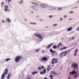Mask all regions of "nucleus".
<instances>
[{
  "instance_id": "obj_1",
  "label": "nucleus",
  "mask_w": 79,
  "mask_h": 79,
  "mask_svg": "<svg viewBox=\"0 0 79 79\" xmlns=\"http://www.w3.org/2000/svg\"><path fill=\"white\" fill-rule=\"evenodd\" d=\"M23 58V57L20 56H18L16 57L15 59V61L16 63H18L19 61V60H21Z\"/></svg>"
},
{
  "instance_id": "obj_2",
  "label": "nucleus",
  "mask_w": 79,
  "mask_h": 79,
  "mask_svg": "<svg viewBox=\"0 0 79 79\" xmlns=\"http://www.w3.org/2000/svg\"><path fill=\"white\" fill-rule=\"evenodd\" d=\"M8 69H6L5 70V72L4 73L2 76V79H4V77L5 76V74H8Z\"/></svg>"
},
{
  "instance_id": "obj_3",
  "label": "nucleus",
  "mask_w": 79,
  "mask_h": 79,
  "mask_svg": "<svg viewBox=\"0 0 79 79\" xmlns=\"http://www.w3.org/2000/svg\"><path fill=\"white\" fill-rule=\"evenodd\" d=\"M71 67L73 68L74 69H75L77 67V64L73 63L71 65Z\"/></svg>"
},
{
  "instance_id": "obj_4",
  "label": "nucleus",
  "mask_w": 79,
  "mask_h": 79,
  "mask_svg": "<svg viewBox=\"0 0 79 79\" xmlns=\"http://www.w3.org/2000/svg\"><path fill=\"white\" fill-rule=\"evenodd\" d=\"M46 72H47V70H46V69L44 68L43 72H40V74H45L46 73Z\"/></svg>"
},
{
  "instance_id": "obj_5",
  "label": "nucleus",
  "mask_w": 79,
  "mask_h": 79,
  "mask_svg": "<svg viewBox=\"0 0 79 79\" xmlns=\"http://www.w3.org/2000/svg\"><path fill=\"white\" fill-rule=\"evenodd\" d=\"M35 35L37 37H38L40 39H42V36L40 34H35Z\"/></svg>"
},
{
  "instance_id": "obj_6",
  "label": "nucleus",
  "mask_w": 79,
  "mask_h": 79,
  "mask_svg": "<svg viewBox=\"0 0 79 79\" xmlns=\"http://www.w3.org/2000/svg\"><path fill=\"white\" fill-rule=\"evenodd\" d=\"M77 72L76 70H73L72 72L70 73V74H76Z\"/></svg>"
},
{
  "instance_id": "obj_7",
  "label": "nucleus",
  "mask_w": 79,
  "mask_h": 79,
  "mask_svg": "<svg viewBox=\"0 0 79 79\" xmlns=\"http://www.w3.org/2000/svg\"><path fill=\"white\" fill-rule=\"evenodd\" d=\"M50 52L52 53V55H53L54 53H56V51H53V50H52V48H51L49 50Z\"/></svg>"
},
{
  "instance_id": "obj_8",
  "label": "nucleus",
  "mask_w": 79,
  "mask_h": 79,
  "mask_svg": "<svg viewBox=\"0 0 79 79\" xmlns=\"http://www.w3.org/2000/svg\"><path fill=\"white\" fill-rule=\"evenodd\" d=\"M48 58L46 57H44L41 59V60L42 61H47Z\"/></svg>"
},
{
  "instance_id": "obj_9",
  "label": "nucleus",
  "mask_w": 79,
  "mask_h": 79,
  "mask_svg": "<svg viewBox=\"0 0 79 79\" xmlns=\"http://www.w3.org/2000/svg\"><path fill=\"white\" fill-rule=\"evenodd\" d=\"M68 52H69H69H70V50H67V51H65L64 52V54H67V53H68Z\"/></svg>"
},
{
  "instance_id": "obj_10",
  "label": "nucleus",
  "mask_w": 79,
  "mask_h": 79,
  "mask_svg": "<svg viewBox=\"0 0 79 79\" xmlns=\"http://www.w3.org/2000/svg\"><path fill=\"white\" fill-rule=\"evenodd\" d=\"M71 30H72V27H69L67 29V31H70Z\"/></svg>"
},
{
  "instance_id": "obj_11",
  "label": "nucleus",
  "mask_w": 79,
  "mask_h": 79,
  "mask_svg": "<svg viewBox=\"0 0 79 79\" xmlns=\"http://www.w3.org/2000/svg\"><path fill=\"white\" fill-rule=\"evenodd\" d=\"M37 73H38V71H36V72H33L32 73V75H34V74H35L36 73L37 74Z\"/></svg>"
},
{
  "instance_id": "obj_12",
  "label": "nucleus",
  "mask_w": 79,
  "mask_h": 79,
  "mask_svg": "<svg viewBox=\"0 0 79 79\" xmlns=\"http://www.w3.org/2000/svg\"><path fill=\"white\" fill-rule=\"evenodd\" d=\"M79 76V74H78L77 75V74H76L74 76V78H76L77 77H78Z\"/></svg>"
},
{
  "instance_id": "obj_13",
  "label": "nucleus",
  "mask_w": 79,
  "mask_h": 79,
  "mask_svg": "<svg viewBox=\"0 0 79 79\" xmlns=\"http://www.w3.org/2000/svg\"><path fill=\"white\" fill-rule=\"evenodd\" d=\"M31 3L32 4H33V5H37V6H38L39 5V4H37L35 2H32Z\"/></svg>"
},
{
  "instance_id": "obj_14",
  "label": "nucleus",
  "mask_w": 79,
  "mask_h": 79,
  "mask_svg": "<svg viewBox=\"0 0 79 79\" xmlns=\"http://www.w3.org/2000/svg\"><path fill=\"white\" fill-rule=\"evenodd\" d=\"M40 8H42L45 7V6L42 5H41L40 6Z\"/></svg>"
},
{
  "instance_id": "obj_15",
  "label": "nucleus",
  "mask_w": 79,
  "mask_h": 79,
  "mask_svg": "<svg viewBox=\"0 0 79 79\" xmlns=\"http://www.w3.org/2000/svg\"><path fill=\"white\" fill-rule=\"evenodd\" d=\"M55 60H56V59H55L53 58V60L52 61V64H54V61H55Z\"/></svg>"
},
{
  "instance_id": "obj_16",
  "label": "nucleus",
  "mask_w": 79,
  "mask_h": 79,
  "mask_svg": "<svg viewBox=\"0 0 79 79\" xmlns=\"http://www.w3.org/2000/svg\"><path fill=\"white\" fill-rule=\"evenodd\" d=\"M10 73H9L7 77V79H8L10 78Z\"/></svg>"
},
{
  "instance_id": "obj_17",
  "label": "nucleus",
  "mask_w": 79,
  "mask_h": 79,
  "mask_svg": "<svg viewBox=\"0 0 79 79\" xmlns=\"http://www.w3.org/2000/svg\"><path fill=\"white\" fill-rule=\"evenodd\" d=\"M52 48H55V49H56L57 48V46L56 45L53 46L52 47Z\"/></svg>"
},
{
  "instance_id": "obj_18",
  "label": "nucleus",
  "mask_w": 79,
  "mask_h": 79,
  "mask_svg": "<svg viewBox=\"0 0 79 79\" xmlns=\"http://www.w3.org/2000/svg\"><path fill=\"white\" fill-rule=\"evenodd\" d=\"M51 74H52V73H53L54 74H57V73H55V72H54L53 71H52L51 72Z\"/></svg>"
},
{
  "instance_id": "obj_19",
  "label": "nucleus",
  "mask_w": 79,
  "mask_h": 79,
  "mask_svg": "<svg viewBox=\"0 0 79 79\" xmlns=\"http://www.w3.org/2000/svg\"><path fill=\"white\" fill-rule=\"evenodd\" d=\"M4 10L6 11V12H7V11H9V9H7V8H5L4 9Z\"/></svg>"
},
{
  "instance_id": "obj_20",
  "label": "nucleus",
  "mask_w": 79,
  "mask_h": 79,
  "mask_svg": "<svg viewBox=\"0 0 79 79\" xmlns=\"http://www.w3.org/2000/svg\"><path fill=\"white\" fill-rule=\"evenodd\" d=\"M51 45L50 44L49 45H48V46L47 47V48H50V47H51Z\"/></svg>"
},
{
  "instance_id": "obj_21",
  "label": "nucleus",
  "mask_w": 79,
  "mask_h": 79,
  "mask_svg": "<svg viewBox=\"0 0 79 79\" xmlns=\"http://www.w3.org/2000/svg\"><path fill=\"white\" fill-rule=\"evenodd\" d=\"M40 50V49L38 48L35 50V51L36 52H39Z\"/></svg>"
},
{
  "instance_id": "obj_22",
  "label": "nucleus",
  "mask_w": 79,
  "mask_h": 79,
  "mask_svg": "<svg viewBox=\"0 0 79 79\" xmlns=\"http://www.w3.org/2000/svg\"><path fill=\"white\" fill-rule=\"evenodd\" d=\"M19 4H22V3H23V0H22L21 1V2H19Z\"/></svg>"
},
{
  "instance_id": "obj_23",
  "label": "nucleus",
  "mask_w": 79,
  "mask_h": 79,
  "mask_svg": "<svg viewBox=\"0 0 79 79\" xmlns=\"http://www.w3.org/2000/svg\"><path fill=\"white\" fill-rule=\"evenodd\" d=\"M4 7L6 8H8V5H5L4 6Z\"/></svg>"
},
{
  "instance_id": "obj_24",
  "label": "nucleus",
  "mask_w": 79,
  "mask_h": 79,
  "mask_svg": "<svg viewBox=\"0 0 79 79\" xmlns=\"http://www.w3.org/2000/svg\"><path fill=\"white\" fill-rule=\"evenodd\" d=\"M31 8H33V9L34 10L35 9V6H31Z\"/></svg>"
},
{
  "instance_id": "obj_25",
  "label": "nucleus",
  "mask_w": 79,
  "mask_h": 79,
  "mask_svg": "<svg viewBox=\"0 0 79 79\" xmlns=\"http://www.w3.org/2000/svg\"><path fill=\"white\" fill-rule=\"evenodd\" d=\"M60 45H61V43H60L59 44L57 45V48H59V47H60Z\"/></svg>"
},
{
  "instance_id": "obj_26",
  "label": "nucleus",
  "mask_w": 79,
  "mask_h": 79,
  "mask_svg": "<svg viewBox=\"0 0 79 79\" xmlns=\"http://www.w3.org/2000/svg\"><path fill=\"white\" fill-rule=\"evenodd\" d=\"M7 21L9 22V23H10L11 22V21L10 20V19L9 18H7Z\"/></svg>"
},
{
  "instance_id": "obj_27",
  "label": "nucleus",
  "mask_w": 79,
  "mask_h": 79,
  "mask_svg": "<svg viewBox=\"0 0 79 79\" xmlns=\"http://www.w3.org/2000/svg\"><path fill=\"white\" fill-rule=\"evenodd\" d=\"M75 53H77V49H76L74 51Z\"/></svg>"
},
{
  "instance_id": "obj_28",
  "label": "nucleus",
  "mask_w": 79,
  "mask_h": 79,
  "mask_svg": "<svg viewBox=\"0 0 79 79\" xmlns=\"http://www.w3.org/2000/svg\"><path fill=\"white\" fill-rule=\"evenodd\" d=\"M9 60H10V58L6 59V61H9Z\"/></svg>"
},
{
  "instance_id": "obj_29",
  "label": "nucleus",
  "mask_w": 79,
  "mask_h": 79,
  "mask_svg": "<svg viewBox=\"0 0 79 79\" xmlns=\"http://www.w3.org/2000/svg\"><path fill=\"white\" fill-rule=\"evenodd\" d=\"M46 69L47 71H50V68H47Z\"/></svg>"
},
{
  "instance_id": "obj_30",
  "label": "nucleus",
  "mask_w": 79,
  "mask_h": 79,
  "mask_svg": "<svg viewBox=\"0 0 79 79\" xmlns=\"http://www.w3.org/2000/svg\"><path fill=\"white\" fill-rule=\"evenodd\" d=\"M62 10V8H61V7H60L58 9V10H59V11H60V10Z\"/></svg>"
},
{
  "instance_id": "obj_31",
  "label": "nucleus",
  "mask_w": 79,
  "mask_h": 79,
  "mask_svg": "<svg viewBox=\"0 0 79 79\" xmlns=\"http://www.w3.org/2000/svg\"><path fill=\"white\" fill-rule=\"evenodd\" d=\"M49 77H51V78L52 79H53V78H52V75H50Z\"/></svg>"
},
{
  "instance_id": "obj_32",
  "label": "nucleus",
  "mask_w": 79,
  "mask_h": 79,
  "mask_svg": "<svg viewBox=\"0 0 79 79\" xmlns=\"http://www.w3.org/2000/svg\"><path fill=\"white\" fill-rule=\"evenodd\" d=\"M38 69L39 70H40L42 69V68H41V67H38Z\"/></svg>"
},
{
  "instance_id": "obj_33",
  "label": "nucleus",
  "mask_w": 79,
  "mask_h": 79,
  "mask_svg": "<svg viewBox=\"0 0 79 79\" xmlns=\"http://www.w3.org/2000/svg\"><path fill=\"white\" fill-rule=\"evenodd\" d=\"M52 26H57V24L55 23Z\"/></svg>"
},
{
  "instance_id": "obj_34",
  "label": "nucleus",
  "mask_w": 79,
  "mask_h": 79,
  "mask_svg": "<svg viewBox=\"0 0 79 79\" xmlns=\"http://www.w3.org/2000/svg\"><path fill=\"white\" fill-rule=\"evenodd\" d=\"M77 31H79V26L78 27H77V29H76Z\"/></svg>"
},
{
  "instance_id": "obj_35",
  "label": "nucleus",
  "mask_w": 79,
  "mask_h": 79,
  "mask_svg": "<svg viewBox=\"0 0 79 79\" xmlns=\"http://www.w3.org/2000/svg\"><path fill=\"white\" fill-rule=\"evenodd\" d=\"M77 56V53H75L74 54V56Z\"/></svg>"
},
{
  "instance_id": "obj_36",
  "label": "nucleus",
  "mask_w": 79,
  "mask_h": 79,
  "mask_svg": "<svg viewBox=\"0 0 79 79\" xmlns=\"http://www.w3.org/2000/svg\"><path fill=\"white\" fill-rule=\"evenodd\" d=\"M49 17L50 18H52V15H49Z\"/></svg>"
},
{
  "instance_id": "obj_37",
  "label": "nucleus",
  "mask_w": 79,
  "mask_h": 79,
  "mask_svg": "<svg viewBox=\"0 0 79 79\" xmlns=\"http://www.w3.org/2000/svg\"><path fill=\"white\" fill-rule=\"evenodd\" d=\"M69 13H70V14L73 13V11H70V12H69Z\"/></svg>"
},
{
  "instance_id": "obj_38",
  "label": "nucleus",
  "mask_w": 79,
  "mask_h": 79,
  "mask_svg": "<svg viewBox=\"0 0 79 79\" xmlns=\"http://www.w3.org/2000/svg\"><path fill=\"white\" fill-rule=\"evenodd\" d=\"M64 52H62L60 54V55H63V53Z\"/></svg>"
},
{
  "instance_id": "obj_39",
  "label": "nucleus",
  "mask_w": 79,
  "mask_h": 79,
  "mask_svg": "<svg viewBox=\"0 0 79 79\" xmlns=\"http://www.w3.org/2000/svg\"><path fill=\"white\" fill-rule=\"evenodd\" d=\"M66 47H64L63 48V49H66Z\"/></svg>"
},
{
  "instance_id": "obj_40",
  "label": "nucleus",
  "mask_w": 79,
  "mask_h": 79,
  "mask_svg": "<svg viewBox=\"0 0 79 79\" xmlns=\"http://www.w3.org/2000/svg\"><path fill=\"white\" fill-rule=\"evenodd\" d=\"M4 2H2V4H1V5L2 6H3V5H4Z\"/></svg>"
},
{
  "instance_id": "obj_41",
  "label": "nucleus",
  "mask_w": 79,
  "mask_h": 79,
  "mask_svg": "<svg viewBox=\"0 0 79 79\" xmlns=\"http://www.w3.org/2000/svg\"><path fill=\"white\" fill-rule=\"evenodd\" d=\"M33 24H34L35 25V24H36V23H33Z\"/></svg>"
},
{
  "instance_id": "obj_42",
  "label": "nucleus",
  "mask_w": 79,
  "mask_h": 79,
  "mask_svg": "<svg viewBox=\"0 0 79 79\" xmlns=\"http://www.w3.org/2000/svg\"><path fill=\"white\" fill-rule=\"evenodd\" d=\"M64 18H66L67 16L66 15H65L64 16Z\"/></svg>"
},
{
  "instance_id": "obj_43",
  "label": "nucleus",
  "mask_w": 79,
  "mask_h": 79,
  "mask_svg": "<svg viewBox=\"0 0 79 79\" xmlns=\"http://www.w3.org/2000/svg\"><path fill=\"white\" fill-rule=\"evenodd\" d=\"M60 50L61 51H62V50H63V48H61Z\"/></svg>"
},
{
  "instance_id": "obj_44",
  "label": "nucleus",
  "mask_w": 79,
  "mask_h": 79,
  "mask_svg": "<svg viewBox=\"0 0 79 79\" xmlns=\"http://www.w3.org/2000/svg\"><path fill=\"white\" fill-rule=\"evenodd\" d=\"M30 24H33V23L30 22Z\"/></svg>"
},
{
  "instance_id": "obj_45",
  "label": "nucleus",
  "mask_w": 79,
  "mask_h": 79,
  "mask_svg": "<svg viewBox=\"0 0 79 79\" xmlns=\"http://www.w3.org/2000/svg\"><path fill=\"white\" fill-rule=\"evenodd\" d=\"M60 20L61 21H62V20H63V18H60Z\"/></svg>"
},
{
  "instance_id": "obj_46",
  "label": "nucleus",
  "mask_w": 79,
  "mask_h": 79,
  "mask_svg": "<svg viewBox=\"0 0 79 79\" xmlns=\"http://www.w3.org/2000/svg\"><path fill=\"white\" fill-rule=\"evenodd\" d=\"M41 68H44V66H41Z\"/></svg>"
},
{
  "instance_id": "obj_47",
  "label": "nucleus",
  "mask_w": 79,
  "mask_h": 79,
  "mask_svg": "<svg viewBox=\"0 0 79 79\" xmlns=\"http://www.w3.org/2000/svg\"><path fill=\"white\" fill-rule=\"evenodd\" d=\"M75 38L74 37H72V40H73V39H74Z\"/></svg>"
},
{
  "instance_id": "obj_48",
  "label": "nucleus",
  "mask_w": 79,
  "mask_h": 79,
  "mask_svg": "<svg viewBox=\"0 0 79 79\" xmlns=\"http://www.w3.org/2000/svg\"><path fill=\"white\" fill-rule=\"evenodd\" d=\"M2 23H5V21H4V20H2Z\"/></svg>"
},
{
  "instance_id": "obj_49",
  "label": "nucleus",
  "mask_w": 79,
  "mask_h": 79,
  "mask_svg": "<svg viewBox=\"0 0 79 79\" xmlns=\"http://www.w3.org/2000/svg\"><path fill=\"white\" fill-rule=\"evenodd\" d=\"M66 56V55L65 54H64V55H63V56Z\"/></svg>"
},
{
  "instance_id": "obj_50",
  "label": "nucleus",
  "mask_w": 79,
  "mask_h": 79,
  "mask_svg": "<svg viewBox=\"0 0 79 79\" xmlns=\"http://www.w3.org/2000/svg\"><path fill=\"white\" fill-rule=\"evenodd\" d=\"M44 79H47V77H44Z\"/></svg>"
},
{
  "instance_id": "obj_51",
  "label": "nucleus",
  "mask_w": 79,
  "mask_h": 79,
  "mask_svg": "<svg viewBox=\"0 0 79 79\" xmlns=\"http://www.w3.org/2000/svg\"><path fill=\"white\" fill-rule=\"evenodd\" d=\"M55 63H57V60H56V61H55Z\"/></svg>"
},
{
  "instance_id": "obj_52",
  "label": "nucleus",
  "mask_w": 79,
  "mask_h": 79,
  "mask_svg": "<svg viewBox=\"0 0 79 79\" xmlns=\"http://www.w3.org/2000/svg\"><path fill=\"white\" fill-rule=\"evenodd\" d=\"M40 21H43V20H42V19H40Z\"/></svg>"
},
{
  "instance_id": "obj_53",
  "label": "nucleus",
  "mask_w": 79,
  "mask_h": 79,
  "mask_svg": "<svg viewBox=\"0 0 79 79\" xmlns=\"http://www.w3.org/2000/svg\"><path fill=\"white\" fill-rule=\"evenodd\" d=\"M11 0H8V2H11Z\"/></svg>"
},
{
  "instance_id": "obj_54",
  "label": "nucleus",
  "mask_w": 79,
  "mask_h": 79,
  "mask_svg": "<svg viewBox=\"0 0 79 79\" xmlns=\"http://www.w3.org/2000/svg\"><path fill=\"white\" fill-rule=\"evenodd\" d=\"M42 53H44V51H42Z\"/></svg>"
},
{
  "instance_id": "obj_55",
  "label": "nucleus",
  "mask_w": 79,
  "mask_h": 79,
  "mask_svg": "<svg viewBox=\"0 0 79 79\" xmlns=\"http://www.w3.org/2000/svg\"><path fill=\"white\" fill-rule=\"evenodd\" d=\"M31 13H34V12L31 11Z\"/></svg>"
},
{
  "instance_id": "obj_56",
  "label": "nucleus",
  "mask_w": 79,
  "mask_h": 79,
  "mask_svg": "<svg viewBox=\"0 0 79 79\" xmlns=\"http://www.w3.org/2000/svg\"><path fill=\"white\" fill-rule=\"evenodd\" d=\"M48 68H50V65H48Z\"/></svg>"
},
{
  "instance_id": "obj_57",
  "label": "nucleus",
  "mask_w": 79,
  "mask_h": 79,
  "mask_svg": "<svg viewBox=\"0 0 79 79\" xmlns=\"http://www.w3.org/2000/svg\"><path fill=\"white\" fill-rule=\"evenodd\" d=\"M24 20L25 21H27V19H25Z\"/></svg>"
},
{
  "instance_id": "obj_58",
  "label": "nucleus",
  "mask_w": 79,
  "mask_h": 79,
  "mask_svg": "<svg viewBox=\"0 0 79 79\" xmlns=\"http://www.w3.org/2000/svg\"><path fill=\"white\" fill-rule=\"evenodd\" d=\"M53 43H52L51 44H50V45H51V46H52V45Z\"/></svg>"
},
{
  "instance_id": "obj_59",
  "label": "nucleus",
  "mask_w": 79,
  "mask_h": 79,
  "mask_svg": "<svg viewBox=\"0 0 79 79\" xmlns=\"http://www.w3.org/2000/svg\"><path fill=\"white\" fill-rule=\"evenodd\" d=\"M61 46H63V44H62V43L61 44Z\"/></svg>"
},
{
  "instance_id": "obj_60",
  "label": "nucleus",
  "mask_w": 79,
  "mask_h": 79,
  "mask_svg": "<svg viewBox=\"0 0 79 79\" xmlns=\"http://www.w3.org/2000/svg\"><path fill=\"white\" fill-rule=\"evenodd\" d=\"M27 79H31V78L30 77H28L27 78Z\"/></svg>"
},
{
  "instance_id": "obj_61",
  "label": "nucleus",
  "mask_w": 79,
  "mask_h": 79,
  "mask_svg": "<svg viewBox=\"0 0 79 79\" xmlns=\"http://www.w3.org/2000/svg\"><path fill=\"white\" fill-rule=\"evenodd\" d=\"M68 79H70V77H68Z\"/></svg>"
},
{
  "instance_id": "obj_62",
  "label": "nucleus",
  "mask_w": 79,
  "mask_h": 79,
  "mask_svg": "<svg viewBox=\"0 0 79 79\" xmlns=\"http://www.w3.org/2000/svg\"><path fill=\"white\" fill-rule=\"evenodd\" d=\"M77 6H76L75 7H74V8H77Z\"/></svg>"
},
{
  "instance_id": "obj_63",
  "label": "nucleus",
  "mask_w": 79,
  "mask_h": 79,
  "mask_svg": "<svg viewBox=\"0 0 79 79\" xmlns=\"http://www.w3.org/2000/svg\"><path fill=\"white\" fill-rule=\"evenodd\" d=\"M60 56H61V57H62V55H61Z\"/></svg>"
},
{
  "instance_id": "obj_64",
  "label": "nucleus",
  "mask_w": 79,
  "mask_h": 79,
  "mask_svg": "<svg viewBox=\"0 0 79 79\" xmlns=\"http://www.w3.org/2000/svg\"><path fill=\"white\" fill-rule=\"evenodd\" d=\"M77 2H78V3H79V1H78Z\"/></svg>"
}]
</instances>
